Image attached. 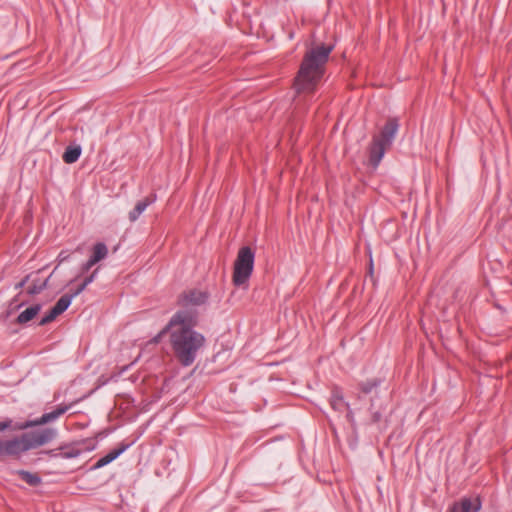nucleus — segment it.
Masks as SVG:
<instances>
[{"mask_svg": "<svg viewBox=\"0 0 512 512\" xmlns=\"http://www.w3.org/2000/svg\"><path fill=\"white\" fill-rule=\"evenodd\" d=\"M197 314L192 310H179L171 318L167 326L148 342L152 346L171 331V343L175 352H196L204 345L203 335L191 329L196 325Z\"/></svg>", "mask_w": 512, "mask_h": 512, "instance_id": "nucleus-1", "label": "nucleus"}, {"mask_svg": "<svg viewBox=\"0 0 512 512\" xmlns=\"http://www.w3.org/2000/svg\"><path fill=\"white\" fill-rule=\"evenodd\" d=\"M332 46H316L308 50L303 58L299 72L294 81L297 93H311L324 74Z\"/></svg>", "mask_w": 512, "mask_h": 512, "instance_id": "nucleus-2", "label": "nucleus"}, {"mask_svg": "<svg viewBox=\"0 0 512 512\" xmlns=\"http://www.w3.org/2000/svg\"><path fill=\"white\" fill-rule=\"evenodd\" d=\"M254 253L250 247H242L234 263L233 283L236 286L245 285L253 271Z\"/></svg>", "mask_w": 512, "mask_h": 512, "instance_id": "nucleus-3", "label": "nucleus"}, {"mask_svg": "<svg viewBox=\"0 0 512 512\" xmlns=\"http://www.w3.org/2000/svg\"><path fill=\"white\" fill-rule=\"evenodd\" d=\"M68 408V406H59L56 410L46 413L41 418L34 420V448L48 443L55 436L54 429L40 426L57 419L64 414Z\"/></svg>", "mask_w": 512, "mask_h": 512, "instance_id": "nucleus-4", "label": "nucleus"}, {"mask_svg": "<svg viewBox=\"0 0 512 512\" xmlns=\"http://www.w3.org/2000/svg\"><path fill=\"white\" fill-rule=\"evenodd\" d=\"M32 447V435L29 433L23 434L11 440L0 441V457L3 456H18L21 453L28 451Z\"/></svg>", "mask_w": 512, "mask_h": 512, "instance_id": "nucleus-5", "label": "nucleus"}, {"mask_svg": "<svg viewBox=\"0 0 512 512\" xmlns=\"http://www.w3.org/2000/svg\"><path fill=\"white\" fill-rule=\"evenodd\" d=\"M208 300V293L199 289H190L183 291L178 297V305L181 307L180 310H192L196 314L194 309L197 306L203 305Z\"/></svg>", "mask_w": 512, "mask_h": 512, "instance_id": "nucleus-6", "label": "nucleus"}, {"mask_svg": "<svg viewBox=\"0 0 512 512\" xmlns=\"http://www.w3.org/2000/svg\"><path fill=\"white\" fill-rule=\"evenodd\" d=\"M87 286L81 284L72 294L63 295L57 303L50 309L49 313L45 315L39 322V325H45L55 320L60 314H62L71 304L72 299L79 295Z\"/></svg>", "mask_w": 512, "mask_h": 512, "instance_id": "nucleus-7", "label": "nucleus"}, {"mask_svg": "<svg viewBox=\"0 0 512 512\" xmlns=\"http://www.w3.org/2000/svg\"><path fill=\"white\" fill-rule=\"evenodd\" d=\"M399 123L396 118H391L387 121L385 126L383 127L379 136H375L374 138L380 140L383 144L388 147L391 145L395 135L398 131Z\"/></svg>", "mask_w": 512, "mask_h": 512, "instance_id": "nucleus-8", "label": "nucleus"}, {"mask_svg": "<svg viewBox=\"0 0 512 512\" xmlns=\"http://www.w3.org/2000/svg\"><path fill=\"white\" fill-rule=\"evenodd\" d=\"M481 508V502L479 498L470 500L468 498L462 499L460 502L455 503L450 512H478Z\"/></svg>", "mask_w": 512, "mask_h": 512, "instance_id": "nucleus-9", "label": "nucleus"}, {"mask_svg": "<svg viewBox=\"0 0 512 512\" xmlns=\"http://www.w3.org/2000/svg\"><path fill=\"white\" fill-rule=\"evenodd\" d=\"M387 147L388 146L383 144L380 140L373 138V141H372V144H371L370 150H369V153H370L369 160H370V163L374 167H377L378 164L380 163Z\"/></svg>", "mask_w": 512, "mask_h": 512, "instance_id": "nucleus-10", "label": "nucleus"}, {"mask_svg": "<svg viewBox=\"0 0 512 512\" xmlns=\"http://www.w3.org/2000/svg\"><path fill=\"white\" fill-rule=\"evenodd\" d=\"M156 199L155 195L150 197H146L140 201H138L132 211L129 212V220L131 222H135L139 216L146 210V208L151 205Z\"/></svg>", "mask_w": 512, "mask_h": 512, "instance_id": "nucleus-11", "label": "nucleus"}, {"mask_svg": "<svg viewBox=\"0 0 512 512\" xmlns=\"http://www.w3.org/2000/svg\"><path fill=\"white\" fill-rule=\"evenodd\" d=\"M81 155L80 146H68L63 153V161L67 164L75 163Z\"/></svg>", "mask_w": 512, "mask_h": 512, "instance_id": "nucleus-12", "label": "nucleus"}, {"mask_svg": "<svg viewBox=\"0 0 512 512\" xmlns=\"http://www.w3.org/2000/svg\"><path fill=\"white\" fill-rule=\"evenodd\" d=\"M126 449V446H122L121 448L115 449L111 452H109L106 456L100 458L96 464L94 465L95 469L101 468L113 460H115L121 453H123Z\"/></svg>", "mask_w": 512, "mask_h": 512, "instance_id": "nucleus-13", "label": "nucleus"}, {"mask_svg": "<svg viewBox=\"0 0 512 512\" xmlns=\"http://www.w3.org/2000/svg\"><path fill=\"white\" fill-rule=\"evenodd\" d=\"M108 254V249L104 243H97L93 248L91 259L96 263L103 260Z\"/></svg>", "mask_w": 512, "mask_h": 512, "instance_id": "nucleus-14", "label": "nucleus"}, {"mask_svg": "<svg viewBox=\"0 0 512 512\" xmlns=\"http://www.w3.org/2000/svg\"><path fill=\"white\" fill-rule=\"evenodd\" d=\"M29 427H32V421L31 420H27V421H25L22 424H16L14 426H12V421L11 420H6V421H1L0 422V432L6 430L8 428H13L14 430H16V429L22 430V429H26V428H29Z\"/></svg>", "mask_w": 512, "mask_h": 512, "instance_id": "nucleus-15", "label": "nucleus"}, {"mask_svg": "<svg viewBox=\"0 0 512 512\" xmlns=\"http://www.w3.org/2000/svg\"><path fill=\"white\" fill-rule=\"evenodd\" d=\"M32 320V307H27L18 317L17 322L18 323H26Z\"/></svg>", "mask_w": 512, "mask_h": 512, "instance_id": "nucleus-16", "label": "nucleus"}, {"mask_svg": "<svg viewBox=\"0 0 512 512\" xmlns=\"http://www.w3.org/2000/svg\"><path fill=\"white\" fill-rule=\"evenodd\" d=\"M194 355L195 354H177L178 361L184 366H189L194 362Z\"/></svg>", "mask_w": 512, "mask_h": 512, "instance_id": "nucleus-17", "label": "nucleus"}, {"mask_svg": "<svg viewBox=\"0 0 512 512\" xmlns=\"http://www.w3.org/2000/svg\"><path fill=\"white\" fill-rule=\"evenodd\" d=\"M377 381L376 380H370V381H367L366 383H363L361 385V389L364 393H369L372 391L373 388H375L377 386Z\"/></svg>", "mask_w": 512, "mask_h": 512, "instance_id": "nucleus-18", "label": "nucleus"}, {"mask_svg": "<svg viewBox=\"0 0 512 512\" xmlns=\"http://www.w3.org/2000/svg\"><path fill=\"white\" fill-rule=\"evenodd\" d=\"M18 474L21 476V478L28 483L29 485H32V473L29 471H18Z\"/></svg>", "mask_w": 512, "mask_h": 512, "instance_id": "nucleus-19", "label": "nucleus"}, {"mask_svg": "<svg viewBox=\"0 0 512 512\" xmlns=\"http://www.w3.org/2000/svg\"><path fill=\"white\" fill-rule=\"evenodd\" d=\"M95 264L96 262L90 258L85 264L82 265V273L88 272L91 269V267L94 266Z\"/></svg>", "mask_w": 512, "mask_h": 512, "instance_id": "nucleus-20", "label": "nucleus"}, {"mask_svg": "<svg viewBox=\"0 0 512 512\" xmlns=\"http://www.w3.org/2000/svg\"><path fill=\"white\" fill-rule=\"evenodd\" d=\"M48 278H46L41 284L37 285L35 282H34V288H33V291H34V294L37 293L38 291L42 290L45 286H46V282H47Z\"/></svg>", "mask_w": 512, "mask_h": 512, "instance_id": "nucleus-21", "label": "nucleus"}, {"mask_svg": "<svg viewBox=\"0 0 512 512\" xmlns=\"http://www.w3.org/2000/svg\"><path fill=\"white\" fill-rule=\"evenodd\" d=\"M96 273L97 269L90 276L86 277L82 283L86 286L90 284L94 280Z\"/></svg>", "mask_w": 512, "mask_h": 512, "instance_id": "nucleus-22", "label": "nucleus"}, {"mask_svg": "<svg viewBox=\"0 0 512 512\" xmlns=\"http://www.w3.org/2000/svg\"><path fill=\"white\" fill-rule=\"evenodd\" d=\"M39 309L40 308L38 305H34V310H33L34 316L38 313Z\"/></svg>", "mask_w": 512, "mask_h": 512, "instance_id": "nucleus-23", "label": "nucleus"}, {"mask_svg": "<svg viewBox=\"0 0 512 512\" xmlns=\"http://www.w3.org/2000/svg\"><path fill=\"white\" fill-rule=\"evenodd\" d=\"M33 481H34V485H35L40 481V479L34 475Z\"/></svg>", "mask_w": 512, "mask_h": 512, "instance_id": "nucleus-24", "label": "nucleus"}, {"mask_svg": "<svg viewBox=\"0 0 512 512\" xmlns=\"http://www.w3.org/2000/svg\"><path fill=\"white\" fill-rule=\"evenodd\" d=\"M372 271H373V268H372V263L370 264V274H372Z\"/></svg>", "mask_w": 512, "mask_h": 512, "instance_id": "nucleus-25", "label": "nucleus"}]
</instances>
